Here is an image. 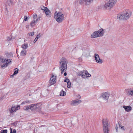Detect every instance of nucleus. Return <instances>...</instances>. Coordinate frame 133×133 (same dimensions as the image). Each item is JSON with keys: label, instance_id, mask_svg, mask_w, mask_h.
<instances>
[{"label": "nucleus", "instance_id": "obj_50", "mask_svg": "<svg viewBox=\"0 0 133 133\" xmlns=\"http://www.w3.org/2000/svg\"><path fill=\"white\" fill-rule=\"evenodd\" d=\"M33 58H31V60H32V59H33Z\"/></svg>", "mask_w": 133, "mask_h": 133}, {"label": "nucleus", "instance_id": "obj_44", "mask_svg": "<svg viewBox=\"0 0 133 133\" xmlns=\"http://www.w3.org/2000/svg\"><path fill=\"white\" fill-rule=\"evenodd\" d=\"M10 133H12V129L11 128H10Z\"/></svg>", "mask_w": 133, "mask_h": 133}, {"label": "nucleus", "instance_id": "obj_4", "mask_svg": "<svg viewBox=\"0 0 133 133\" xmlns=\"http://www.w3.org/2000/svg\"><path fill=\"white\" fill-rule=\"evenodd\" d=\"M40 104L37 103L36 104H32L26 106L24 107V109L26 111H28L29 109L32 111L37 109L38 108L40 107Z\"/></svg>", "mask_w": 133, "mask_h": 133}, {"label": "nucleus", "instance_id": "obj_43", "mask_svg": "<svg viewBox=\"0 0 133 133\" xmlns=\"http://www.w3.org/2000/svg\"><path fill=\"white\" fill-rule=\"evenodd\" d=\"M11 38L10 37H8L7 38V40L8 41H10V40H11Z\"/></svg>", "mask_w": 133, "mask_h": 133}, {"label": "nucleus", "instance_id": "obj_25", "mask_svg": "<svg viewBox=\"0 0 133 133\" xmlns=\"http://www.w3.org/2000/svg\"><path fill=\"white\" fill-rule=\"evenodd\" d=\"M14 72L13 74V75H12V76L13 77L14 75H16L18 73V69L17 68H15L14 69Z\"/></svg>", "mask_w": 133, "mask_h": 133}, {"label": "nucleus", "instance_id": "obj_30", "mask_svg": "<svg viewBox=\"0 0 133 133\" xmlns=\"http://www.w3.org/2000/svg\"><path fill=\"white\" fill-rule=\"evenodd\" d=\"M1 133H7V130H2L1 131Z\"/></svg>", "mask_w": 133, "mask_h": 133}, {"label": "nucleus", "instance_id": "obj_27", "mask_svg": "<svg viewBox=\"0 0 133 133\" xmlns=\"http://www.w3.org/2000/svg\"><path fill=\"white\" fill-rule=\"evenodd\" d=\"M32 103V101H30L28 100H27L23 102L21 104H25V103H28V104H30Z\"/></svg>", "mask_w": 133, "mask_h": 133}, {"label": "nucleus", "instance_id": "obj_13", "mask_svg": "<svg viewBox=\"0 0 133 133\" xmlns=\"http://www.w3.org/2000/svg\"><path fill=\"white\" fill-rule=\"evenodd\" d=\"M64 19V15L61 12H59V23L61 22Z\"/></svg>", "mask_w": 133, "mask_h": 133}, {"label": "nucleus", "instance_id": "obj_29", "mask_svg": "<svg viewBox=\"0 0 133 133\" xmlns=\"http://www.w3.org/2000/svg\"><path fill=\"white\" fill-rule=\"evenodd\" d=\"M128 94L129 95L133 96V90H130L128 91Z\"/></svg>", "mask_w": 133, "mask_h": 133}, {"label": "nucleus", "instance_id": "obj_3", "mask_svg": "<svg viewBox=\"0 0 133 133\" xmlns=\"http://www.w3.org/2000/svg\"><path fill=\"white\" fill-rule=\"evenodd\" d=\"M104 31L103 29L101 28L98 31L94 32L91 35V37L94 38L102 36Z\"/></svg>", "mask_w": 133, "mask_h": 133}, {"label": "nucleus", "instance_id": "obj_39", "mask_svg": "<svg viewBox=\"0 0 133 133\" xmlns=\"http://www.w3.org/2000/svg\"><path fill=\"white\" fill-rule=\"evenodd\" d=\"M40 34H38L36 38H37V39H38V38L40 37Z\"/></svg>", "mask_w": 133, "mask_h": 133}, {"label": "nucleus", "instance_id": "obj_2", "mask_svg": "<svg viewBox=\"0 0 133 133\" xmlns=\"http://www.w3.org/2000/svg\"><path fill=\"white\" fill-rule=\"evenodd\" d=\"M60 69L61 71V74L63 73L64 71H66L67 69V64L68 61L64 58H62L60 61Z\"/></svg>", "mask_w": 133, "mask_h": 133}, {"label": "nucleus", "instance_id": "obj_48", "mask_svg": "<svg viewBox=\"0 0 133 133\" xmlns=\"http://www.w3.org/2000/svg\"><path fill=\"white\" fill-rule=\"evenodd\" d=\"M121 128L123 129V130H125L124 129V126H122V127H121Z\"/></svg>", "mask_w": 133, "mask_h": 133}, {"label": "nucleus", "instance_id": "obj_42", "mask_svg": "<svg viewBox=\"0 0 133 133\" xmlns=\"http://www.w3.org/2000/svg\"><path fill=\"white\" fill-rule=\"evenodd\" d=\"M37 39L36 38H35L34 41V42L35 43L37 41Z\"/></svg>", "mask_w": 133, "mask_h": 133}, {"label": "nucleus", "instance_id": "obj_5", "mask_svg": "<svg viewBox=\"0 0 133 133\" xmlns=\"http://www.w3.org/2000/svg\"><path fill=\"white\" fill-rule=\"evenodd\" d=\"M108 122L107 119H104L103 121V128L104 133H109V128L108 126Z\"/></svg>", "mask_w": 133, "mask_h": 133}, {"label": "nucleus", "instance_id": "obj_46", "mask_svg": "<svg viewBox=\"0 0 133 133\" xmlns=\"http://www.w3.org/2000/svg\"><path fill=\"white\" fill-rule=\"evenodd\" d=\"M77 97H78V98L80 99L81 98V96H80L79 95H78L77 96Z\"/></svg>", "mask_w": 133, "mask_h": 133}, {"label": "nucleus", "instance_id": "obj_33", "mask_svg": "<svg viewBox=\"0 0 133 133\" xmlns=\"http://www.w3.org/2000/svg\"><path fill=\"white\" fill-rule=\"evenodd\" d=\"M67 87L68 88H70L71 86V82H68L67 83Z\"/></svg>", "mask_w": 133, "mask_h": 133}, {"label": "nucleus", "instance_id": "obj_22", "mask_svg": "<svg viewBox=\"0 0 133 133\" xmlns=\"http://www.w3.org/2000/svg\"><path fill=\"white\" fill-rule=\"evenodd\" d=\"M28 47V45L27 44L24 43L21 45V48L23 49V50H25Z\"/></svg>", "mask_w": 133, "mask_h": 133}, {"label": "nucleus", "instance_id": "obj_18", "mask_svg": "<svg viewBox=\"0 0 133 133\" xmlns=\"http://www.w3.org/2000/svg\"><path fill=\"white\" fill-rule=\"evenodd\" d=\"M54 17L56 21L58 22V12L57 11L55 12L54 13Z\"/></svg>", "mask_w": 133, "mask_h": 133}, {"label": "nucleus", "instance_id": "obj_20", "mask_svg": "<svg viewBox=\"0 0 133 133\" xmlns=\"http://www.w3.org/2000/svg\"><path fill=\"white\" fill-rule=\"evenodd\" d=\"M109 1L110 3L112 5V7L116 4L117 2V0H109Z\"/></svg>", "mask_w": 133, "mask_h": 133}, {"label": "nucleus", "instance_id": "obj_35", "mask_svg": "<svg viewBox=\"0 0 133 133\" xmlns=\"http://www.w3.org/2000/svg\"><path fill=\"white\" fill-rule=\"evenodd\" d=\"M37 16L36 14H34L33 15V18L35 19L37 17Z\"/></svg>", "mask_w": 133, "mask_h": 133}, {"label": "nucleus", "instance_id": "obj_6", "mask_svg": "<svg viewBox=\"0 0 133 133\" xmlns=\"http://www.w3.org/2000/svg\"><path fill=\"white\" fill-rule=\"evenodd\" d=\"M109 96V92H105L101 94L100 98L102 99L103 102L107 103L108 101Z\"/></svg>", "mask_w": 133, "mask_h": 133}, {"label": "nucleus", "instance_id": "obj_34", "mask_svg": "<svg viewBox=\"0 0 133 133\" xmlns=\"http://www.w3.org/2000/svg\"><path fill=\"white\" fill-rule=\"evenodd\" d=\"M64 81L67 83L70 82L69 79L68 78H65L64 80Z\"/></svg>", "mask_w": 133, "mask_h": 133}, {"label": "nucleus", "instance_id": "obj_45", "mask_svg": "<svg viewBox=\"0 0 133 133\" xmlns=\"http://www.w3.org/2000/svg\"><path fill=\"white\" fill-rule=\"evenodd\" d=\"M115 129L116 130V131L117 132V129H118V127L117 126H116L115 127Z\"/></svg>", "mask_w": 133, "mask_h": 133}, {"label": "nucleus", "instance_id": "obj_9", "mask_svg": "<svg viewBox=\"0 0 133 133\" xmlns=\"http://www.w3.org/2000/svg\"><path fill=\"white\" fill-rule=\"evenodd\" d=\"M94 58L96 62L97 63L99 64H101L103 62L102 60L101 59L99 56L97 54H94Z\"/></svg>", "mask_w": 133, "mask_h": 133}, {"label": "nucleus", "instance_id": "obj_10", "mask_svg": "<svg viewBox=\"0 0 133 133\" xmlns=\"http://www.w3.org/2000/svg\"><path fill=\"white\" fill-rule=\"evenodd\" d=\"M20 108V107L19 105L15 106L12 107L11 109L9 108V111L10 114H12L13 112H16L17 110H18Z\"/></svg>", "mask_w": 133, "mask_h": 133}, {"label": "nucleus", "instance_id": "obj_12", "mask_svg": "<svg viewBox=\"0 0 133 133\" xmlns=\"http://www.w3.org/2000/svg\"><path fill=\"white\" fill-rule=\"evenodd\" d=\"M81 102V100H79L78 99L75 100L71 101V103L70 104L71 105H76L79 104Z\"/></svg>", "mask_w": 133, "mask_h": 133}, {"label": "nucleus", "instance_id": "obj_8", "mask_svg": "<svg viewBox=\"0 0 133 133\" xmlns=\"http://www.w3.org/2000/svg\"><path fill=\"white\" fill-rule=\"evenodd\" d=\"M56 81V76L52 75L49 80V86L52 85H54L55 84Z\"/></svg>", "mask_w": 133, "mask_h": 133}, {"label": "nucleus", "instance_id": "obj_19", "mask_svg": "<svg viewBox=\"0 0 133 133\" xmlns=\"http://www.w3.org/2000/svg\"><path fill=\"white\" fill-rule=\"evenodd\" d=\"M109 1L110 3L112 5V7L116 4L117 2V0H109Z\"/></svg>", "mask_w": 133, "mask_h": 133}, {"label": "nucleus", "instance_id": "obj_37", "mask_svg": "<svg viewBox=\"0 0 133 133\" xmlns=\"http://www.w3.org/2000/svg\"><path fill=\"white\" fill-rule=\"evenodd\" d=\"M24 20L25 21H26L28 20V17L26 16H25L24 17Z\"/></svg>", "mask_w": 133, "mask_h": 133}, {"label": "nucleus", "instance_id": "obj_17", "mask_svg": "<svg viewBox=\"0 0 133 133\" xmlns=\"http://www.w3.org/2000/svg\"><path fill=\"white\" fill-rule=\"evenodd\" d=\"M45 12L47 17H50L51 16V13L49 9H48Z\"/></svg>", "mask_w": 133, "mask_h": 133}, {"label": "nucleus", "instance_id": "obj_31", "mask_svg": "<svg viewBox=\"0 0 133 133\" xmlns=\"http://www.w3.org/2000/svg\"><path fill=\"white\" fill-rule=\"evenodd\" d=\"M8 65L6 63H5L3 64L1 66V67L2 68H4L6 67Z\"/></svg>", "mask_w": 133, "mask_h": 133}, {"label": "nucleus", "instance_id": "obj_38", "mask_svg": "<svg viewBox=\"0 0 133 133\" xmlns=\"http://www.w3.org/2000/svg\"><path fill=\"white\" fill-rule=\"evenodd\" d=\"M5 54H6V56L7 57H8L9 56H11V55H10V54L8 53H6Z\"/></svg>", "mask_w": 133, "mask_h": 133}, {"label": "nucleus", "instance_id": "obj_14", "mask_svg": "<svg viewBox=\"0 0 133 133\" xmlns=\"http://www.w3.org/2000/svg\"><path fill=\"white\" fill-rule=\"evenodd\" d=\"M0 61L2 63H5L8 65L11 62V60L10 59H4L1 57L0 58Z\"/></svg>", "mask_w": 133, "mask_h": 133}, {"label": "nucleus", "instance_id": "obj_15", "mask_svg": "<svg viewBox=\"0 0 133 133\" xmlns=\"http://www.w3.org/2000/svg\"><path fill=\"white\" fill-rule=\"evenodd\" d=\"M83 54L86 57H88L90 56V52L88 50H85L83 53Z\"/></svg>", "mask_w": 133, "mask_h": 133}, {"label": "nucleus", "instance_id": "obj_21", "mask_svg": "<svg viewBox=\"0 0 133 133\" xmlns=\"http://www.w3.org/2000/svg\"><path fill=\"white\" fill-rule=\"evenodd\" d=\"M26 54V50H22L20 53V55L21 56H25Z\"/></svg>", "mask_w": 133, "mask_h": 133}, {"label": "nucleus", "instance_id": "obj_41", "mask_svg": "<svg viewBox=\"0 0 133 133\" xmlns=\"http://www.w3.org/2000/svg\"><path fill=\"white\" fill-rule=\"evenodd\" d=\"M12 133H16V130L15 129L13 130Z\"/></svg>", "mask_w": 133, "mask_h": 133}, {"label": "nucleus", "instance_id": "obj_49", "mask_svg": "<svg viewBox=\"0 0 133 133\" xmlns=\"http://www.w3.org/2000/svg\"><path fill=\"white\" fill-rule=\"evenodd\" d=\"M79 59H80V60H81H81H82V58H79Z\"/></svg>", "mask_w": 133, "mask_h": 133}, {"label": "nucleus", "instance_id": "obj_11", "mask_svg": "<svg viewBox=\"0 0 133 133\" xmlns=\"http://www.w3.org/2000/svg\"><path fill=\"white\" fill-rule=\"evenodd\" d=\"M112 5L109 1L105 4L104 7L106 9L110 10L112 8Z\"/></svg>", "mask_w": 133, "mask_h": 133}, {"label": "nucleus", "instance_id": "obj_1", "mask_svg": "<svg viewBox=\"0 0 133 133\" xmlns=\"http://www.w3.org/2000/svg\"><path fill=\"white\" fill-rule=\"evenodd\" d=\"M131 12L128 10H124L122 14L120 15H118L117 18L121 20H125L128 19L130 17Z\"/></svg>", "mask_w": 133, "mask_h": 133}, {"label": "nucleus", "instance_id": "obj_32", "mask_svg": "<svg viewBox=\"0 0 133 133\" xmlns=\"http://www.w3.org/2000/svg\"><path fill=\"white\" fill-rule=\"evenodd\" d=\"M79 3L80 4H82L85 3V0H80Z\"/></svg>", "mask_w": 133, "mask_h": 133}, {"label": "nucleus", "instance_id": "obj_28", "mask_svg": "<svg viewBox=\"0 0 133 133\" xmlns=\"http://www.w3.org/2000/svg\"><path fill=\"white\" fill-rule=\"evenodd\" d=\"M41 9L42 10H44L45 12V11H46V10H47V9H48L47 8L43 6H41Z\"/></svg>", "mask_w": 133, "mask_h": 133}, {"label": "nucleus", "instance_id": "obj_26", "mask_svg": "<svg viewBox=\"0 0 133 133\" xmlns=\"http://www.w3.org/2000/svg\"><path fill=\"white\" fill-rule=\"evenodd\" d=\"M66 95V93L65 92L62 90L60 92L59 95L61 96H64Z\"/></svg>", "mask_w": 133, "mask_h": 133}, {"label": "nucleus", "instance_id": "obj_23", "mask_svg": "<svg viewBox=\"0 0 133 133\" xmlns=\"http://www.w3.org/2000/svg\"><path fill=\"white\" fill-rule=\"evenodd\" d=\"M93 0H85V3L86 5H89L93 1Z\"/></svg>", "mask_w": 133, "mask_h": 133}, {"label": "nucleus", "instance_id": "obj_40", "mask_svg": "<svg viewBox=\"0 0 133 133\" xmlns=\"http://www.w3.org/2000/svg\"><path fill=\"white\" fill-rule=\"evenodd\" d=\"M40 20V17H39L36 20V22H37L38 21Z\"/></svg>", "mask_w": 133, "mask_h": 133}, {"label": "nucleus", "instance_id": "obj_47", "mask_svg": "<svg viewBox=\"0 0 133 133\" xmlns=\"http://www.w3.org/2000/svg\"><path fill=\"white\" fill-rule=\"evenodd\" d=\"M64 75L65 76H66L67 75V73L66 72H65L64 73Z\"/></svg>", "mask_w": 133, "mask_h": 133}, {"label": "nucleus", "instance_id": "obj_24", "mask_svg": "<svg viewBox=\"0 0 133 133\" xmlns=\"http://www.w3.org/2000/svg\"><path fill=\"white\" fill-rule=\"evenodd\" d=\"M37 23L36 20L34 19L30 23V25L32 27H34L35 25V24Z\"/></svg>", "mask_w": 133, "mask_h": 133}, {"label": "nucleus", "instance_id": "obj_36", "mask_svg": "<svg viewBox=\"0 0 133 133\" xmlns=\"http://www.w3.org/2000/svg\"><path fill=\"white\" fill-rule=\"evenodd\" d=\"M29 35L30 36H32L34 35V32H32L29 33Z\"/></svg>", "mask_w": 133, "mask_h": 133}, {"label": "nucleus", "instance_id": "obj_16", "mask_svg": "<svg viewBox=\"0 0 133 133\" xmlns=\"http://www.w3.org/2000/svg\"><path fill=\"white\" fill-rule=\"evenodd\" d=\"M123 108L127 112H129L132 109V108L130 106H124Z\"/></svg>", "mask_w": 133, "mask_h": 133}, {"label": "nucleus", "instance_id": "obj_7", "mask_svg": "<svg viewBox=\"0 0 133 133\" xmlns=\"http://www.w3.org/2000/svg\"><path fill=\"white\" fill-rule=\"evenodd\" d=\"M78 75L81 76L83 78L90 77L91 75L86 70L81 71L78 74Z\"/></svg>", "mask_w": 133, "mask_h": 133}]
</instances>
